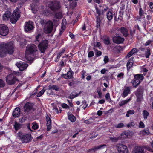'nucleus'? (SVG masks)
Here are the masks:
<instances>
[{
  "mask_svg": "<svg viewBox=\"0 0 153 153\" xmlns=\"http://www.w3.org/2000/svg\"><path fill=\"white\" fill-rule=\"evenodd\" d=\"M14 51V46L13 42L7 44L3 43L0 44V57H3L6 53L12 54Z\"/></svg>",
  "mask_w": 153,
  "mask_h": 153,
  "instance_id": "nucleus-1",
  "label": "nucleus"
},
{
  "mask_svg": "<svg viewBox=\"0 0 153 153\" xmlns=\"http://www.w3.org/2000/svg\"><path fill=\"white\" fill-rule=\"evenodd\" d=\"M20 16V10L18 9L17 8L14 11L11 16H10V12H7L4 15L3 18L4 20H7L9 18H10L11 22L12 23H15L19 19Z\"/></svg>",
  "mask_w": 153,
  "mask_h": 153,
  "instance_id": "nucleus-2",
  "label": "nucleus"
},
{
  "mask_svg": "<svg viewBox=\"0 0 153 153\" xmlns=\"http://www.w3.org/2000/svg\"><path fill=\"white\" fill-rule=\"evenodd\" d=\"M144 79V76L142 74H137L134 76V79L131 82L133 86L136 88Z\"/></svg>",
  "mask_w": 153,
  "mask_h": 153,
  "instance_id": "nucleus-3",
  "label": "nucleus"
},
{
  "mask_svg": "<svg viewBox=\"0 0 153 153\" xmlns=\"http://www.w3.org/2000/svg\"><path fill=\"white\" fill-rule=\"evenodd\" d=\"M116 147L117 150L119 153H128V149L127 146L123 144H117Z\"/></svg>",
  "mask_w": 153,
  "mask_h": 153,
  "instance_id": "nucleus-4",
  "label": "nucleus"
},
{
  "mask_svg": "<svg viewBox=\"0 0 153 153\" xmlns=\"http://www.w3.org/2000/svg\"><path fill=\"white\" fill-rule=\"evenodd\" d=\"M53 27L52 22L50 21L47 22L44 28V32L46 34L49 33L51 32Z\"/></svg>",
  "mask_w": 153,
  "mask_h": 153,
  "instance_id": "nucleus-5",
  "label": "nucleus"
},
{
  "mask_svg": "<svg viewBox=\"0 0 153 153\" xmlns=\"http://www.w3.org/2000/svg\"><path fill=\"white\" fill-rule=\"evenodd\" d=\"M143 91V87L142 86H139L135 94L137 97V102L141 100L142 98Z\"/></svg>",
  "mask_w": 153,
  "mask_h": 153,
  "instance_id": "nucleus-6",
  "label": "nucleus"
},
{
  "mask_svg": "<svg viewBox=\"0 0 153 153\" xmlns=\"http://www.w3.org/2000/svg\"><path fill=\"white\" fill-rule=\"evenodd\" d=\"M6 80L7 84L12 85L15 83L16 79L14 75L11 74L7 76Z\"/></svg>",
  "mask_w": 153,
  "mask_h": 153,
  "instance_id": "nucleus-7",
  "label": "nucleus"
},
{
  "mask_svg": "<svg viewBox=\"0 0 153 153\" xmlns=\"http://www.w3.org/2000/svg\"><path fill=\"white\" fill-rule=\"evenodd\" d=\"M48 41L45 40L42 41L39 45V48L41 52L44 53L48 46Z\"/></svg>",
  "mask_w": 153,
  "mask_h": 153,
  "instance_id": "nucleus-8",
  "label": "nucleus"
},
{
  "mask_svg": "<svg viewBox=\"0 0 153 153\" xmlns=\"http://www.w3.org/2000/svg\"><path fill=\"white\" fill-rule=\"evenodd\" d=\"M9 32L8 27L5 25L1 24L0 25V34L3 36H6L7 35Z\"/></svg>",
  "mask_w": 153,
  "mask_h": 153,
  "instance_id": "nucleus-9",
  "label": "nucleus"
},
{
  "mask_svg": "<svg viewBox=\"0 0 153 153\" xmlns=\"http://www.w3.org/2000/svg\"><path fill=\"white\" fill-rule=\"evenodd\" d=\"M49 7L53 11H55L56 10L60 8L59 2L57 1H55L51 2L49 5Z\"/></svg>",
  "mask_w": 153,
  "mask_h": 153,
  "instance_id": "nucleus-10",
  "label": "nucleus"
},
{
  "mask_svg": "<svg viewBox=\"0 0 153 153\" xmlns=\"http://www.w3.org/2000/svg\"><path fill=\"white\" fill-rule=\"evenodd\" d=\"M124 41V38L117 36V34L116 36H114L113 38V42L117 44L122 43Z\"/></svg>",
  "mask_w": 153,
  "mask_h": 153,
  "instance_id": "nucleus-11",
  "label": "nucleus"
},
{
  "mask_svg": "<svg viewBox=\"0 0 153 153\" xmlns=\"http://www.w3.org/2000/svg\"><path fill=\"white\" fill-rule=\"evenodd\" d=\"M33 23L31 21L26 22L25 24V29L26 32L30 31L33 28Z\"/></svg>",
  "mask_w": 153,
  "mask_h": 153,
  "instance_id": "nucleus-12",
  "label": "nucleus"
},
{
  "mask_svg": "<svg viewBox=\"0 0 153 153\" xmlns=\"http://www.w3.org/2000/svg\"><path fill=\"white\" fill-rule=\"evenodd\" d=\"M16 65L20 71H23L25 70L28 65L27 64L24 63L22 62L17 63Z\"/></svg>",
  "mask_w": 153,
  "mask_h": 153,
  "instance_id": "nucleus-13",
  "label": "nucleus"
},
{
  "mask_svg": "<svg viewBox=\"0 0 153 153\" xmlns=\"http://www.w3.org/2000/svg\"><path fill=\"white\" fill-rule=\"evenodd\" d=\"M125 133H123L118 137H109L110 140L112 142H117L119 140L123 139L125 137Z\"/></svg>",
  "mask_w": 153,
  "mask_h": 153,
  "instance_id": "nucleus-14",
  "label": "nucleus"
},
{
  "mask_svg": "<svg viewBox=\"0 0 153 153\" xmlns=\"http://www.w3.org/2000/svg\"><path fill=\"white\" fill-rule=\"evenodd\" d=\"M37 50L36 45L33 44L28 45L26 47L27 51L29 52L30 53H33Z\"/></svg>",
  "mask_w": 153,
  "mask_h": 153,
  "instance_id": "nucleus-15",
  "label": "nucleus"
},
{
  "mask_svg": "<svg viewBox=\"0 0 153 153\" xmlns=\"http://www.w3.org/2000/svg\"><path fill=\"white\" fill-rule=\"evenodd\" d=\"M132 153H145L144 149L140 146H135L133 149Z\"/></svg>",
  "mask_w": 153,
  "mask_h": 153,
  "instance_id": "nucleus-16",
  "label": "nucleus"
},
{
  "mask_svg": "<svg viewBox=\"0 0 153 153\" xmlns=\"http://www.w3.org/2000/svg\"><path fill=\"white\" fill-rule=\"evenodd\" d=\"M106 145L105 144L100 145L94 147L93 148L90 149L88 150L89 152L92 151L95 152L97 150L102 149L106 147Z\"/></svg>",
  "mask_w": 153,
  "mask_h": 153,
  "instance_id": "nucleus-17",
  "label": "nucleus"
},
{
  "mask_svg": "<svg viewBox=\"0 0 153 153\" xmlns=\"http://www.w3.org/2000/svg\"><path fill=\"white\" fill-rule=\"evenodd\" d=\"M31 135L29 134L23 135L21 140L23 143H27L30 141Z\"/></svg>",
  "mask_w": 153,
  "mask_h": 153,
  "instance_id": "nucleus-18",
  "label": "nucleus"
},
{
  "mask_svg": "<svg viewBox=\"0 0 153 153\" xmlns=\"http://www.w3.org/2000/svg\"><path fill=\"white\" fill-rule=\"evenodd\" d=\"M73 72L70 68H69V71L67 74H64L62 75V76L65 79H70L72 77V74Z\"/></svg>",
  "mask_w": 153,
  "mask_h": 153,
  "instance_id": "nucleus-19",
  "label": "nucleus"
},
{
  "mask_svg": "<svg viewBox=\"0 0 153 153\" xmlns=\"http://www.w3.org/2000/svg\"><path fill=\"white\" fill-rule=\"evenodd\" d=\"M33 109L32 104L29 102H27L25 105V111L26 112H29Z\"/></svg>",
  "mask_w": 153,
  "mask_h": 153,
  "instance_id": "nucleus-20",
  "label": "nucleus"
},
{
  "mask_svg": "<svg viewBox=\"0 0 153 153\" xmlns=\"http://www.w3.org/2000/svg\"><path fill=\"white\" fill-rule=\"evenodd\" d=\"M20 113V108L19 107H17L13 112L12 115L14 117H17L19 116Z\"/></svg>",
  "mask_w": 153,
  "mask_h": 153,
  "instance_id": "nucleus-21",
  "label": "nucleus"
},
{
  "mask_svg": "<svg viewBox=\"0 0 153 153\" xmlns=\"http://www.w3.org/2000/svg\"><path fill=\"white\" fill-rule=\"evenodd\" d=\"M120 31L123 36L125 37L129 35L128 33V30L125 27H121L120 29Z\"/></svg>",
  "mask_w": 153,
  "mask_h": 153,
  "instance_id": "nucleus-22",
  "label": "nucleus"
},
{
  "mask_svg": "<svg viewBox=\"0 0 153 153\" xmlns=\"http://www.w3.org/2000/svg\"><path fill=\"white\" fill-rule=\"evenodd\" d=\"M138 50L136 48H134L128 53L127 55L126 56V58H129L133 54L137 53Z\"/></svg>",
  "mask_w": 153,
  "mask_h": 153,
  "instance_id": "nucleus-23",
  "label": "nucleus"
},
{
  "mask_svg": "<svg viewBox=\"0 0 153 153\" xmlns=\"http://www.w3.org/2000/svg\"><path fill=\"white\" fill-rule=\"evenodd\" d=\"M131 89V88L129 87H127L124 90L123 92V97H126L129 93Z\"/></svg>",
  "mask_w": 153,
  "mask_h": 153,
  "instance_id": "nucleus-24",
  "label": "nucleus"
},
{
  "mask_svg": "<svg viewBox=\"0 0 153 153\" xmlns=\"http://www.w3.org/2000/svg\"><path fill=\"white\" fill-rule=\"evenodd\" d=\"M140 134L143 136L146 135H149L150 134L149 129L146 128L144 129L143 130L141 131L140 132Z\"/></svg>",
  "mask_w": 153,
  "mask_h": 153,
  "instance_id": "nucleus-25",
  "label": "nucleus"
},
{
  "mask_svg": "<svg viewBox=\"0 0 153 153\" xmlns=\"http://www.w3.org/2000/svg\"><path fill=\"white\" fill-rule=\"evenodd\" d=\"M53 15L54 16V18L57 19H59L62 18L63 15L61 12H57L54 13Z\"/></svg>",
  "mask_w": 153,
  "mask_h": 153,
  "instance_id": "nucleus-26",
  "label": "nucleus"
},
{
  "mask_svg": "<svg viewBox=\"0 0 153 153\" xmlns=\"http://www.w3.org/2000/svg\"><path fill=\"white\" fill-rule=\"evenodd\" d=\"M131 100V98H129L126 100H123L120 102L119 103L120 107H121L123 105L127 104Z\"/></svg>",
  "mask_w": 153,
  "mask_h": 153,
  "instance_id": "nucleus-27",
  "label": "nucleus"
},
{
  "mask_svg": "<svg viewBox=\"0 0 153 153\" xmlns=\"http://www.w3.org/2000/svg\"><path fill=\"white\" fill-rule=\"evenodd\" d=\"M81 93V91H80L78 94H76L75 92H73L71 93L70 95L69 98L71 99H73L74 98L76 97L80 94Z\"/></svg>",
  "mask_w": 153,
  "mask_h": 153,
  "instance_id": "nucleus-28",
  "label": "nucleus"
},
{
  "mask_svg": "<svg viewBox=\"0 0 153 153\" xmlns=\"http://www.w3.org/2000/svg\"><path fill=\"white\" fill-rule=\"evenodd\" d=\"M106 16L107 19L109 21L112 20L113 17L112 13L110 11L107 13Z\"/></svg>",
  "mask_w": 153,
  "mask_h": 153,
  "instance_id": "nucleus-29",
  "label": "nucleus"
},
{
  "mask_svg": "<svg viewBox=\"0 0 153 153\" xmlns=\"http://www.w3.org/2000/svg\"><path fill=\"white\" fill-rule=\"evenodd\" d=\"M133 64V60L131 59L127 62V68L128 70H129L132 66Z\"/></svg>",
  "mask_w": 153,
  "mask_h": 153,
  "instance_id": "nucleus-30",
  "label": "nucleus"
},
{
  "mask_svg": "<svg viewBox=\"0 0 153 153\" xmlns=\"http://www.w3.org/2000/svg\"><path fill=\"white\" fill-rule=\"evenodd\" d=\"M48 89L49 90L53 89L55 90L56 91H58L59 90V87L55 85H49L48 86Z\"/></svg>",
  "mask_w": 153,
  "mask_h": 153,
  "instance_id": "nucleus-31",
  "label": "nucleus"
},
{
  "mask_svg": "<svg viewBox=\"0 0 153 153\" xmlns=\"http://www.w3.org/2000/svg\"><path fill=\"white\" fill-rule=\"evenodd\" d=\"M96 22L97 23L96 27L97 28L99 27L101 22V20L100 19L99 16H97L96 17Z\"/></svg>",
  "mask_w": 153,
  "mask_h": 153,
  "instance_id": "nucleus-32",
  "label": "nucleus"
},
{
  "mask_svg": "<svg viewBox=\"0 0 153 153\" xmlns=\"http://www.w3.org/2000/svg\"><path fill=\"white\" fill-rule=\"evenodd\" d=\"M14 127L15 130H18L21 128L22 126L21 124L17 122H15L14 125Z\"/></svg>",
  "mask_w": 153,
  "mask_h": 153,
  "instance_id": "nucleus-33",
  "label": "nucleus"
},
{
  "mask_svg": "<svg viewBox=\"0 0 153 153\" xmlns=\"http://www.w3.org/2000/svg\"><path fill=\"white\" fill-rule=\"evenodd\" d=\"M95 9L96 12L98 15L97 16H100L103 14V11H102V10L99 9L97 7H95Z\"/></svg>",
  "mask_w": 153,
  "mask_h": 153,
  "instance_id": "nucleus-34",
  "label": "nucleus"
},
{
  "mask_svg": "<svg viewBox=\"0 0 153 153\" xmlns=\"http://www.w3.org/2000/svg\"><path fill=\"white\" fill-rule=\"evenodd\" d=\"M144 14V12L141 8H139V14L140 16L139 19H141L142 18H145L144 17H143V15Z\"/></svg>",
  "mask_w": 153,
  "mask_h": 153,
  "instance_id": "nucleus-35",
  "label": "nucleus"
},
{
  "mask_svg": "<svg viewBox=\"0 0 153 153\" xmlns=\"http://www.w3.org/2000/svg\"><path fill=\"white\" fill-rule=\"evenodd\" d=\"M94 122V120L92 118H91L87 120L84 121V122L87 124H90L93 123Z\"/></svg>",
  "mask_w": 153,
  "mask_h": 153,
  "instance_id": "nucleus-36",
  "label": "nucleus"
},
{
  "mask_svg": "<svg viewBox=\"0 0 153 153\" xmlns=\"http://www.w3.org/2000/svg\"><path fill=\"white\" fill-rule=\"evenodd\" d=\"M104 43L106 45H108L110 44V38L109 37H107L104 38L103 39Z\"/></svg>",
  "mask_w": 153,
  "mask_h": 153,
  "instance_id": "nucleus-37",
  "label": "nucleus"
},
{
  "mask_svg": "<svg viewBox=\"0 0 153 153\" xmlns=\"http://www.w3.org/2000/svg\"><path fill=\"white\" fill-rule=\"evenodd\" d=\"M68 118L69 120L72 122H74L76 120L75 117L71 114L68 115Z\"/></svg>",
  "mask_w": 153,
  "mask_h": 153,
  "instance_id": "nucleus-38",
  "label": "nucleus"
},
{
  "mask_svg": "<svg viewBox=\"0 0 153 153\" xmlns=\"http://www.w3.org/2000/svg\"><path fill=\"white\" fill-rule=\"evenodd\" d=\"M150 52L149 48L146 49V50L145 51V55L146 58H148L149 57V56L150 55Z\"/></svg>",
  "mask_w": 153,
  "mask_h": 153,
  "instance_id": "nucleus-39",
  "label": "nucleus"
},
{
  "mask_svg": "<svg viewBox=\"0 0 153 153\" xmlns=\"http://www.w3.org/2000/svg\"><path fill=\"white\" fill-rule=\"evenodd\" d=\"M144 118L145 119L147 118V117L149 115V113L146 110H144L143 113Z\"/></svg>",
  "mask_w": 153,
  "mask_h": 153,
  "instance_id": "nucleus-40",
  "label": "nucleus"
},
{
  "mask_svg": "<svg viewBox=\"0 0 153 153\" xmlns=\"http://www.w3.org/2000/svg\"><path fill=\"white\" fill-rule=\"evenodd\" d=\"M134 113V111L133 110H129L127 112V113L126 114L127 117H128L130 116V115L133 114Z\"/></svg>",
  "mask_w": 153,
  "mask_h": 153,
  "instance_id": "nucleus-41",
  "label": "nucleus"
},
{
  "mask_svg": "<svg viewBox=\"0 0 153 153\" xmlns=\"http://www.w3.org/2000/svg\"><path fill=\"white\" fill-rule=\"evenodd\" d=\"M38 128V126L36 123H32V128L34 130H36Z\"/></svg>",
  "mask_w": 153,
  "mask_h": 153,
  "instance_id": "nucleus-42",
  "label": "nucleus"
},
{
  "mask_svg": "<svg viewBox=\"0 0 153 153\" xmlns=\"http://www.w3.org/2000/svg\"><path fill=\"white\" fill-rule=\"evenodd\" d=\"M124 126V124L122 123H120L117 125H115V127L116 128H120L123 127Z\"/></svg>",
  "mask_w": 153,
  "mask_h": 153,
  "instance_id": "nucleus-43",
  "label": "nucleus"
},
{
  "mask_svg": "<svg viewBox=\"0 0 153 153\" xmlns=\"http://www.w3.org/2000/svg\"><path fill=\"white\" fill-rule=\"evenodd\" d=\"M46 120L47 121V124L51 125V120L50 118L47 116L46 117Z\"/></svg>",
  "mask_w": 153,
  "mask_h": 153,
  "instance_id": "nucleus-44",
  "label": "nucleus"
},
{
  "mask_svg": "<svg viewBox=\"0 0 153 153\" xmlns=\"http://www.w3.org/2000/svg\"><path fill=\"white\" fill-rule=\"evenodd\" d=\"M135 125L134 123L133 122H131L127 124V126L128 128L134 126Z\"/></svg>",
  "mask_w": 153,
  "mask_h": 153,
  "instance_id": "nucleus-45",
  "label": "nucleus"
},
{
  "mask_svg": "<svg viewBox=\"0 0 153 153\" xmlns=\"http://www.w3.org/2000/svg\"><path fill=\"white\" fill-rule=\"evenodd\" d=\"M139 127L140 128H143L145 127V125L142 122L140 121L139 123Z\"/></svg>",
  "mask_w": 153,
  "mask_h": 153,
  "instance_id": "nucleus-46",
  "label": "nucleus"
},
{
  "mask_svg": "<svg viewBox=\"0 0 153 153\" xmlns=\"http://www.w3.org/2000/svg\"><path fill=\"white\" fill-rule=\"evenodd\" d=\"M94 56L93 51H90L88 53V56L89 57H91Z\"/></svg>",
  "mask_w": 153,
  "mask_h": 153,
  "instance_id": "nucleus-47",
  "label": "nucleus"
},
{
  "mask_svg": "<svg viewBox=\"0 0 153 153\" xmlns=\"http://www.w3.org/2000/svg\"><path fill=\"white\" fill-rule=\"evenodd\" d=\"M45 91V90H44V89L42 90L40 92H39V93L37 94V96L38 97H40L43 94Z\"/></svg>",
  "mask_w": 153,
  "mask_h": 153,
  "instance_id": "nucleus-48",
  "label": "nucleus"
},
{
  "mask_svg": "<svg viewBox=\"0 0 153 153\" xmlns=\"http://www.w3.org/2000/svg\"><path fill=\"white\" fill-rule=\"evenodd\" d=\"M17 137H18L19 139L21 140L23 135H22L21 133L19 132L17 134Z\"/></svg>",
  "mask_w": 153,
  "mask_h": 153,
  "instance_id": "nucleus-49",
  "label": "nucleus"
},
{
  "mask_svg": "<svg viewBox=\"0 0 153 153\" xmlns=\"http://www.w3.org/2000/svg\"><path fill=\"white\" fill-rule=\"evenodd\" d=\"M61 106L62 107L65 108H69V106L68 105L65 103H63L62 104Z\"/></svg>",
  "mask_w": 153,
  "mask_h": 153,
  "instance_id": "nucleus-50",
  "label": "nucleus"
},
{
  "mask_svg": "<svg viewBox=\"0 0 153 153\" xmlns=\"http://www.w3.org/2000/svg\"><path fill=\"white\" fill-rule=\"evenodd\" d=\"M86 71H85L83 70L81 72V75H82V76L81 78L82 79H83L85 78V74H86Z\"/></svg>",
  "mask_w": 153,
  "mask_h": 153,
  "instance_id": "nucleus-51",
  "label": "nucleus"
},
{
  "mask_svg": "<svg viewBox=\"0 0 153 153\" xmlns=\"http://www.w3.org/2000/svg\"><path fill=\"white\" fill-rule=\"evenodd\" d=\"M124 75V73L121 72L117 75V77L118 78H121L123 77Z\"/></svg>",
  "mask_w": 153,
  "mask_h": 153,
  "instance_id": "nucleus-52",
  "label": "nucleus"
},
{
  "mask_svg": "<svg viewBox=\"0 0 153 153\" xmlns=\"http://www.w3.org/2000/svg\"><path fill=\"white\" fill-rule=\"evenodd\" d=\"M5 85V83L4 82L1 80L0 79V88L3 87Z\"/></svg>",
  "mask_w": 153,
  "mask_h": 153,
  "instance_id": "nucleus-53",
  "label": "nucleus"
},
{
  "mask_svg": "<svg viewBox=\"0 0 153 153\" xmlns=\"http://www.w3.org/2000/svg\"><path fill=\"white\" fill-rule=\"evenodd\" d=\"M44 14L46 16H49L50 15V13L49 12V11L48 10H45L44 11Z\"/></svg>",
  "mask_w": 153,
  "mask_h": 153,
  "instance_id": "nucleus-54",
  "label": "nucleus"
},
{
  "mask_svg": "<svg viewBox=\"0 0 153 153\" xmlns=\"http://www.w3.org/2000/svg\"><path fill=\"white\" fill-rule=\"evenodd\" d=\"M39 22L41 25H44L45 24H46L47 22L45 20H44V19H41L40 21Z\"/></svg>",
  "mask_w": 153,
  "mask_h": 153,
  "instance_id": "nucleus-55",
  "label": "nucleus"
},
{
  "mask_svg": "<svg viewBox=\"0 0 153 153\" xmlns=\"http://www.w3.org/2000/svg\"><path fill=\"white\" fill-rule=\"evenodd\" d=\"M108 56H105L104 59V61L105 62V63H107L108 61Z\"/></svg>",
  "mask_w": 153,
  "mask_h": 153,
  "instance_id": "nucleus-56",
  "label": "nucleus"
},
{
  "mask_svg": "<svg viewBox=\"0 0 153 153\" xmlns=\"http://www.w3.org/2000/svg\"><path fill=\"white\" fill-rule=\"evenodd\" d=\"M65 52L64 50H62V51H60L59 53H58L57 56H59L60 57Z\"/></svg>",
  "mask_w": 153,
  "mask_h": 153,
  "instance_id": "nucleus-57",
  "label": "nucleus"
},
{
  "mask_svg": "<svg viewBox=\"0 0 153 153\" xmlns=\"http://www.w3.org/2000/svg\"><path fill=\"white\" fill-rule=\"evenodd\" d=\"M41 37V35L40 34H38L37 36L36 37V41L39 42V39Z\"/></svg>",
  "mask_w": 153,
  "mask_h": 153,
  "instance_id": "nucleus-58",
  "label": "nucleus"
},
{
  "mask_svg": "<svg viewBox=\"0 0 153 153\" xmlns=\"http://www.w3.org/2000/svg\"><path fill=\"white\" fill-rule=\"evenodd\" d=\"M135 32V29H134L132 30H130V34L131 36H133Z\"/></svg>",
  "mask_w": 153,
  "mask_h": 153,
  "instance_id": "nucleus-59",
  "label": "nucleus"
},
{
  "mask_svg": "<svg viewBox=\"0 0 153 153\" xmlns=\"http://www.w3.org/2000/svg\"><path fill=\"white\" fill-rule=\"evenodd\" d=\"M110 96L109 93H107L105 96L106 99L107 100H109V99L111 100L110 98Z\"/></svg>",
  "mask_w": 153,
  "mask_h": 153,
  "instance_id": "nucleus-60",
  "label": "nucleus"
},
{
  "mask_svg": "<svg viewBox=\"0 0 153 153\" xmlns=\"http://www.w3.org/2000/svg\"><path fill=\"white\" fill-rule=\"evenodd\" d=\"M97 93H98L99 97L100 98L102 97V93L101 92V90H97Z\"/></svg>",
  "mask_w": 153,
  "mask_h": 153,
  "instance_id": "nucleus-61",
  "label": "nucleus"
},
{
  "mask_svg": "<svg viewBox=\"0 0 153 153\" xmlns=\"http://www.w3.org/2000/svg\"><path fill=\"white\" fill-rule=\"evenodd\" d=\"M151 42H152V41L151 40H149L147 42H146V43H145L144 44V45L145 46L148 45H149V44H150L151 43Z\"/></svg>",
  "mask_w": 153,
  "mask_h": 153,
  "instance_id": "nucleus-62",
  "label": "nucleus"
},
{
  "mask_svg": "<svg viewBox=\"0 0 153 153\" xmlns=\"http://www.w3.org/2000/svg\"><path fill=\"white\" fill-rule=\"evenodd\" d=\"M53 109L56 113H59V111H58L57 108L56 107V106H53Z\"/></svg>",
  "mask_w": 153,
  "mask_h": 153,
  "instance_id": "nucleus-63",
  "label": "nucleus"
},
{
  "mask_svg": "<svg viewBox=\"0 0 153 153\" xmlns=\"http://www.w3.org/2000/svg\"><path fill=\"white\" fill-rule=\"evenodd\" d=\"M105 101V100L104 99H102L101 100H100L99 101L98 103L100 104H103Z\"/></svg>",
  "mask_w": 153,
  "mask_h": 153,
  "instance_id": "nucleus-64",
  "label": "nucleus"
}]
</instances>
